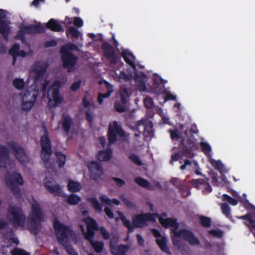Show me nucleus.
<instances>
[{
    "label": "nucleus",
    "instance_id": "obj_3",
    "mask_svg": "<svg viewBox=\"0 0 255 255\" xmlns=\"http://www.w3.org/2000/svg\"><path fill=\"white\" fill-rule=\"evenodd\" d=\"M196 141L194 137H190L186 140L182 139L179 146L180 150L171 155V160L178 161L183 156L190 158L194 157V151L198 149Z\"/></svg>",
    "mask_w": 255,
    "mask_h": 255
},
{
    "label": "nucleus",
    "instance_id": "obj_45",
    "mask_svg": "<svg viewBox=\"0 0 255 255\" xmlns=\"http://www.w3.org/2000/svg\"><path fill=\"white\" fill-rule=\"evenodd\" d=\"M12 85L15 88L22 90L24 88V82L22 79L16 78L13 80Z\"/></svg>",
    "mask_w": 255,
    "mask_h": 255
},
{
    "label": "nucleus",
    "instance_id": "obj_30",
    "mask_svg": "<svg viewBox=\"0 0 255 255\" xmlns=\"http://www.w3.org/2000/svg\"><path fill=\"white\" fill-rule=\"evenodd\" d=\"M211 164L215 169L218 170L221 174H222L223 173H227L228 172V170L225 168L224 164L220 160H215L213 159L211 161Z\"/></svg>",
    "mask_w": 255,
    "mask_h": 255
},
{
    "label": "nucleus",
    "instance_id": "obj_14",
    "mask_svg": "<svg viewBox=\"0 0 255 255\" xmlns=\"http://www.w3.org/2000/svg\"><path fill=\"white\" fill-rule=\"evenodd\" d=\"M44 30V27L43 26L41 25L40 23L34 25H30L23 27L22 30H19L15 38L21 40L22 42H25V41L24 38V34L39 33L43 32Z\"/></svg>",
    "mask_w": 255,
    "mask_h": 255
},
{
    "label": "nucleus",
    "instance_id": "obj_40",
    "mask_svg": "<svg viewBox=\"0 0 255 255\" xmlns=\"http://www.w3.org/2000/svg\"><path fill=\"white\" fill-rule=\"evenodd\" d=\"M199 220L200 224L204 228L210 227L211 225L212 220L210 217L201 216Z\"/></svg>",
    "mask_w": 255,
    "mask_h": 255
},
{
    "label": "nucleus",
    "instance_id": "obj_6",
    "mask_svg": "<svg viewBox=\"0 0 255 255\" xmlns=\"http://www.w3.org/2000/svg\"><path fill=\"white\" fill-rule=\"evenodd\" d=\"M39 93L38 87L31 85L23 94L21 98V109L25 112L30 111L34 107Z\"/></svg>",
    "mask_w": 255,
    "mask_h": 255
},
{
    "label": "nucleus",
    "instance_id": "obj_12",
    "mask_svg": "<svg viewBox=\"0 0 255 255\" xmlns=\"http://www.w3.org/2000/svg\"><path fill=\"white\" fill-rule=\"evenodd\" d=\"M54 227L58 242L63 246H65L67 243V237L72 235V232L56 219L54 221Z\"/></svg>",
    "mask_w": 255,
    "mask_h": 255
},
{
    "label": "nucleus",
    "instance_id": "obj_18",
    "mask_svg": "<svg viewBox=\"0 0 255 255\" xmlns=\"http://www.w3.org/2000/svg\"><path fill=\"white\" fill-rule=\"evenodd\" d=\"M142 127L145 136H151L153 135V125L151 121L141 119L138 121L135 125V128L138 130L139 128Z\"/></svg>",
    "mask_w": 255,
    "mask_h": 255
},
{
    "label": "nucleus",
    "instance_id": "obj_22",
    "mask_svg": "<svg viewBox=\"0 0 255 255\" xmlns=\"http://www.w3.org/2000/svg\"><path fill=\"white\" fill-rule=\"evenodd\" d=\"M147 78L146 74L143 72H136L134 74V79L139 90L145 91L146 89V81Z\"/></svg>",
    "mask_w": 255,
    "mask_h": 255
},
{
    "label": "nucleus",
    "instance_id": "obj_57",
    "mask_svg": "<svg viewBox=\"0 0 255 255\" xmlns=\"http://www.w3.org/2000/svg\"><path fill=\"white\" fill-rule=\"evenodd\" d=\"M68 32L70 33L73 36L78 37L79 35V32L77 29L73 26L70 27L68 30Z\"/></svg>",
    "mask_w": 255,
    "mask_h": 255
},
{
    "label": "nucleus",
    "instance_id": "obj_33",
    "mask_svg": "<svg viewBox=\"0 0 255 255\" xmlns=\"http://www.w3.org/2000/svg\"><path fill=\"white\" fill-rule=\"evenodd\" d=\"M132 80V75L131 74H127L124 71L120 72L118 76V80L120 82H131Z\"/></svg>",
    "mask_w": 255,
    "mask_h": 255
},
{
    "label": "nucleus",
    "instance_id": "obj_42",
    "mask_svg": "<svg viewBox=\"0 0 255 255\" xmlns=\"http://www.w3.org/2000/svg\"><path fill=\"white\" fill-rule=\"evenodd\" d=\"M221 209L223 214L228 218H231V208L227 203H224L221 205Z\"/></svg>",
    "mask_w": 255,
    "mask_h": 255
},
{
    "label": "nucleus",
    "instance_id": "obj_47",
    "mask_svg": "<svg viewBox=\"0 0 255 255\" xmlns=\"http://www.w3.org/2000/svg\"><path fill=\"white\" fill-rule=\"evenodd\" d=\"M55 155L57 157V162L59 163V168L63 167L64 166L66 160L65 155L61 154L60 152H56Z\"/></svg>",
    "mask_w": 255,
    "mask_h": 255
},
{
    "label": "nucleus",
    "instance_id": "obj_51",
    "mask_svg": "<svg viewBox=\"0 0 255 255\" xmlns=\"http://www.w3.org/2000/svg\"><path fill=\"white\" fill-rule=\"evenodd\" d=\"M143 102L146 108L149 109L152 108L153 103L151 98L147 97L144 98Z\"/></svg>",
    "mask_w": 255,
    "mask_h": 255
},
{
    "label": "nucleus",
    "instance_id": "obj_54",
    "mask_svg": "<svg viewBox=\"0 0 255 255\" xmlns=\"http://www.w3.org/2000/svg\"><path fill=\"white\" fill-rule=\"evenodd\" d=\"M114 107L116 111L119 113H123L125 112L126 110L125 105L121 104L119 103H116Z\"/></svg>",
    "mask_w": 255,
    "mask_h": 255
},
{
    "label": "nucleus",
    "instance_id": "obj_15",
    "mask_svg": "<svg viewBox=\"0 0 255 255\" xmlns=\"http://www.w3.org/2000/svg\"><path fill=\"white\" fill-rule=\"evenodd\" d=\"M47 64L45 62H37L32 65L30 69V76L35 82L40 80L43 77Z\"/></svg>",
    "mask_w": 255,
    "mask_h": 255
},
{
    "label": "nucleus",
    "instance_id": "obj_20",
    "mask_svg": "<svg viewBox=\"0 0 255 255\" xmlns=\"http://www.w3.org/2000/svg\"><path fill=\"white\" fill-rule=\"evenodd\" d=\"M189 182L195 188L203 189L202 191L204 194H208L212 190L209 183L204 179H192Z\"/></svg>",
    "mask_w": 255,
    "mask_h": 255
},
{
    "label": "nucleus",
    "instance_id": "obj_8",
    "mask_svg": "<svg viewBox=\"0 0 255 255\" xmlns=\"http://www.w3.org/2000/svg\"><path fill=\"white\" fill-rule=\"evenodd\" d=\"M7 220L15 227H23L25 221L21 209L16 205H10L7 211Z\"/></svg>",
    "mask_w": 255,
    "mask_h": 255
},
{
    "label": "nucleus",
    "instance_id": "obj_61",
    "mask_svg": "<svg viewBox=\"0 0 255 255\" xmlns=\"http://www.w3.org/2000/svg\"><path fill=\"white\" fill-rule=\"evenodd\" d=\"M74 24L78 27H81L83 25V21L79 17H75Z\"/></svg>",
    "mask_w": 255,
    "mask_h": 255
},
{
    "label": "nucleus",
    "instance_id": "obj_7",
    "mask_svg": "<svg viewBox=\"0 0 255 255\" xmlns=\"http://www.w3.org/2000/svg\"><path fill=\"white\" fill-rule=\"evenodd\" d=\"M43 219L40 205L34 201L31 205V210L28 218V227L30 230L36 233L39 229L40 222Z\"/></svg>",
    "mask_w": 255,
    "mask_h": 255
},
{
    "label": "nucleus",
    "instance_id": "obj_25",
    "mask_svg": "<svg viewBox=\"0 0 255 255\" xmlns=\"http://www.w3.org/2000/svg\"><path fill=\"white\" fill-rule=\"evenodd\" d=\"M46 27L53 31H63L64 30L61 25L58 23L57 21L54 19H51L47 23Z\"/></svg>",
    "mask_w": 255,
    "mask_h": 255
},
{
    "label": "nucleus",
    "instance_id": "obj_1",
    "mask_svg": "<svg viewBox=\"0 0 255 255\" xmlns=\"http://www.w3.org/2000/svg\"><path fill=\"white\" fill-rule=\"evenodd\" d=\"M0 167L6 168L7 170L4 177L7 188L10 189L14 194H18L19 189L17 184H23L22 178L18 173H10L9 169L12 170L14 167V161L9 157L8 149L2 145H0Z\"/></svg>",
    "mask_w": 255,
    "mask_h": 255
},
{
    "label": "nucleus",
    "instance_id": "obj_58",
    "mask_svg": "<svg viewBox=\"0 0 255 255\" xmlns=\"http://www.w3.org/2000/svg\"><path fill=\"white\" fill-rule=\"evenodd\" d=\"M169 100L176 101V96L170 93L166 94L164 98V101H167Z\"/></svg>",
    "mask_w": 255,
    "mask_h": 255
},
{
    "label": "nucleus",
    "instance_id": "obj_34",
    "mask_svg": "<svg viewBox=\"0 0 255 255\" xmlns=\"http://www.w3.org/2000/svg\"><path fill=\"white\" fill-rule=\"evenodd\" d=\"M121 219L124 226L128 228V232H132L134 231L135 228V225L133 223L131 224L130 221L129 220H128L124 215L121 216Z\"/></svg>",
    "mask_w": 255,
    "mask_h": 255
},
{
    "label": "nucleus",
    "instance_id": "obj_16",
    "mask_svg": "<svg viewBox=\"0 0 255 255\" xmlns=\"http://www.w3.org/2000/svg\"><path fill=\"white\" fill-rule=\"evenodd\" d=\"M8 146L14 152L15 158L20 163L24 164L28 162V155L22 147L14 142H9Z\"/></svg>",
    "mask_w": 255,
    "mask_h": 255
},
{
    "label": "nucleus",
    "instance_id": "obj_17",
    "mask_svg": "<svg viewBox=\"0 0 255 255\" xmlns=\"http://www.w3.org/2000/svg\"><path fill=\"white\" fill-rule=\"evenodd\" d=\"M154 216L151 213H143L136 215L132 219L135 228H142L147 225V222H154Z\"/></svg>",
    "mask_w": 255,
    "mask_h": 255
},
{
    "label": "nucleus",
    "instance_id": "obj_52",
    "mask_svg": "<svg viewBox=\"0 0 255 255\" xmlns=\"http://www.w3.org/2000/svg\"><path fill=\"white\" fill-rule=\"evenodd\" d=\"M11 254L12 255H29V254L25 251L18 248L14 249L11 251Z\"/></svg>",
    "mask_w": 255,
    "mask_h": 255
},
{
    "label": "nucleus",
    "instance_id": "obj_29",
    "mask_svg": "<svg viewBox=\"0 0 255 255\" xmlns=\"http://www.w3.org/2000/svg\"><path fill=\"white\" fill-rule=\"evenodd\" d=\"M119 46L118 41L115 39V36L113 34V65L117 63V56L116 52L118 53L120 52V50L118 47Z\"/></svg>",
    "mask_w": 255,
    "mask_h": 255
},
{
    "label": "nucleus",
    "instance_id": "obj_9",
    "mask_svg": "<svg viewBox=\"0 0 255 255\" xmlns=\"http://www.w3.org/2000/svg\"><path fill=\"white\" fill-rule=\"evenodd\" d=\"M89 202L94 208L96 211L100 213L102 211V207H104V211L106 215L109 217L112 218L111 207L112 201L106 195H103L100 197V200L101 205L98 200L95 198H89Z\"/></svg>",
    "mask_w": 255,
    "mask_h": 255
},
{
    "label": "nucleus",
    "instance_id": "obj_10",
    "mask_svg": "<svg viewBox=\"0 0 255 255\" xmlns=\"http://www.w3.org/2000/svg\"><path fill=\"white\" fill-rule=\"evenodd\" d=\"M43 134L41 137V158L44 162L45 167L49 168L51 166L50 163L48 162L51 154V144L48 138V132L45 127L42 128Z\"/></svg>",
    "mask_w": 255,
    "mask_h": 255
},
{
    "label": "nucleus",
    "instance_id": "obj_36",
    "mask_svg": "<svg viewBox=\"0 0 255 255\" xmlns=\"http://www.w3.org/2000/svg\"><path fill=\"white\" fill-rule=\"evenodd\" d=\"M134 181L141 187L150 189L151 186L149 181L142 177H137L135 178Z\"/></svg>",
    "mask_w": 255,
    "mask_h": 255
},
{
    "label": "nucleus",
    "instance_id": "obj_41",
    "mask_svg": "<svg viewBox=\"0 0 255 255\" xmlns=\"http://www.w3.org/2000/svg\"><path fill=\"white\" fill-rule=\"evenodd\" d=\"M104 83L105 84L106 86L107 87L108 91L105 94H102L101 93H99V96L98 97V101L100 104H102L103 102V99L108 98L110 97L111 95V90H109V86L108 85L107 83L104 81Z\"/></svg>",
    "mask_w": 255,
    "mask_h": 255
},
{
    "label": "nucleus",
    "instance_id": "obj_62",
    "mask_svg": "<svg viewBox=\"0 0 255 255\" xmlns=\"http://www.w3.org/2000/svg\"><path fill=\"white\" fill-rule=\"evenodd\" d=\"M177 238V237H174V238L172 239V241L173 245L179 249L180 248V241Z\"/></svg>",
    "mask_w": 255,
    "mask_h": 255
},
{
    "label": "nucleus",
    "instance_id": "obj_23",
    "mask_svg": "<svg viewBox=\"0 0 255 255\" xmlns=\"http://www.w3.org/2000/svg\"><path fill=\"white\" fill-rule=\"evenodd\" d=\"M121 56L128 65L133 70H136V65L135 64V57L133 54L127 50H124L122 52Z\"/></svg>",
    "mask_w": 255,
    "mask_h": 255
},
{
    "label": "nucleus",
    "instance_id": "obj_43",
    "mask_svg": "<svg viewBox=\"0 0 255 255\" xmlns=\"http://www.w3.org/2000/svg\"><path fill=\"white\" fill-rule=\"evenodd\" d=\"M81 198L77 195L72 194L69 195L67 198V202L68 204L75 205H77L80 201Z\"/></svg>",
    "mask_w": 255,
    "mask_h": 255
},
{
    "label": "nucleus",
    "instance_id": "obj_53",
    "mask_svg": "<svg viewBox=\"0 0 255 255\" xmlns=\"http://www.w3.org/2000/svg\"><path fill=\"white\" fill-rule=\"evenodd\" d=\"M170 183L172 184L174 186H175L178 189L182 186V185L184 183L181 180L178 179L177 178L173 177L170 180Z\"/></svg>",
    "mask_w": 255,
    "mask_h": 255
},
{
    "label": "nucleus",
    "instance_id": "obj_37",
    "mask_svg": "<svg viewBox=\"0 0 255 255\" xmlns=\"http://www.w3.org/2000/svg\"><path fill=\"white\" fill-rule=\"evenodd\" d=\"M19 49V45L18 44H15L13 45V46L10 48L9 51V53L12 56L13 62L12 64L14 65L16 62V59L17 57V54Z\"/></svg>",
    "mask_w": 255,
    "mask_h": 255
},
{
    "label": "nucleus",
    "instance_id": "obj_44",
    "mask_svg": "<svg viewBox=\"0 0 255 255\" xmlns=\"http://www.w3.org/2000/svg\"><path fill=\"white\" fill-rule=\"evenodd\" d=\"M103 49L105 56L109 58L111 62V58L112 57V49L111 46L108 43H104L103 45Z\"/></svg>",
    "mask_w": 255,
    "mask_h": 255
},
{
    "label": "nucleus",
    "instance_id": "obj_59",
    "mask_svg": "<svg viewBox=\"0 0 255 255\" xmlns=\"http://www.w3.org/2000/svg\"><path fill=\"white\" fill-rule=\"evenodd\" d=\"M113 180L115 181L116 184L119 187H121L125 184L124 180L121 178L113 177Z\"/></svg>",
    "mask_w": 255,
    "mask_h": 255
},
{
    "label": "nucleus",
    "instance_id": "obj_11",
    "mask_svg": "<svg viewBox=\"0 0 255 255\" xmlns=\"http://www.w3.org/2000/svg\"><path fill=\"white\" fill-rule=\"evenodd\" d=\"M60 86V82H55L48 89L47 97L49 100L48 105L50 108L56 107L60 105L63 101V98L59 92Z\"/></svg>",
    "mask_w": 255,
    "mask_h": 255
},
{
    "label": "nucleus",
    "instance_id": "obj_60",
    "mask_svg": "<svg viewBox=\"0 0 255 255\" xmlns=\"http://www.w3.org/2000/svg\"><path fill=\"white\" fill-rule=\"evenodd\" d=\"M80 85L81 81L76 82L71 85L70 89L72 91H76L79 88Z\"/></svg>",
    "mask_w": 255,
    "mask_h": 255
},
{
    "label": "nucleus",
    "instance_id": "obj_56",
    "mask_svg": "<svg viewBox=\"0 0 255 255\" xmlns=\"http://www.w3.org/2000/svg\"><path fill=\"white\" fill-rule=\"evenodd\" d=\"M98 228H99L98 227ZM98 230H100L101 234L103 235L105 239H108L110 238V234L104 228L101 227L100 229H98Z\"/></svg>",
    "mask_w": 255,
    "mask_h": 255
},
{
    "label": "nucleus",
    "instance_id": "obj_35",
    "mask_svg": "<svg viewBox=\"0 0 255 255\" xmlns=\"http://www.w3.org/2000/svg\"><path fill=\"white\" fill-rule=\"evenodd\" d=\"M67 186L68 190L72 192H78L81 189V186L78 182L72 180L69 181Z\"/></svg>",
    "mask_w": 255,
    "mask_h": 255
},
{
    "label": "nucleus",
    "instance_id": "obj_49",
    "mask_svg": "<svg viewBox=\"0 0 255 255\" xmlns=\"http://www.w3.org/2000/svg\"><path fill=\"white\" fill-rule=\"evenodd\" d=\"M209 234L211 236L217 237L219 239H221L223 237L224 232L220 230H211L209 231Z\"/></svg>",
    "mask_w": 255,
    "mask_h": 255
},
{
    "label": "nucleus",
    "instance_id": "obj_46",
    "mask_svg": "<svg viewBox=\"0 0 255 255\" xmlns=\"http://www.w3.org/2000/svg\"><path fill=\"white\" fill-rule=\"evenodd\" d=\"M128 159L132 161L134 164L141 166L142 165V161L139 159L138 156L134 153L131 154L128 156Z\"/></svg>",
    "mask_w": 255,
    "mask_h": 255
},
{
    "label": "nucleus",
    "instance_id": "obj_28",
    "mask_svg": "<svg viewBox=\"0 0 255 255\" xmlns=\"http://www.w3.org/2000/svg\"><path fill=\"white\" fill-rule=\"evenodd\" d=\"M61 123L64 130L68 134L69 129L72 125L71 119L67 115L64 114L62 116Z\"/></svg>",
    "mask_w": 255,
    "mask_h": 255
},
{
    "label": "nucleus",
    "instance_id": "obj_27",
    "mask_svg": "<svg viewBox=\"0 0 255 255\" xmlns=\"http://www.w3.org/2000/svg\"><path fill=\"white\" fill-rule=\"evenodd\" d=\"M128 249L127 245H120L117 247L113 245V255H125Z\"/></svg>",
    "mask_w": 255,
    "mask_h": 255
},
{
    "label": "nucleus",
    "instance_id": "obj_50",
    "mask_svg": "<svg viewBox=\"0 0 255 255\" xmlns=\"http://www.w3.org/2000/svg\"><path fill=\"white\" fill-rule=\"evenodd\" d=\"M224 199L226 201H227L230 204L236 206L238 204V201L237 199L231 197L229 195L224 194Z\"/></svg>",
    "mask_w": 255,
    "mask_h": 255
},
{
    "label": "nucleus",
    "instance_id": "obj_5",
    "mask_svg": "<svg viewBox=\"0 0 255 255\" xmlns=\"http://www.w3.org/2000/svg\"><path fill=\"white\" fill-rule=\"evenodd\" d=\"M77 49V46L72 43H69L61 48L63 65L64 68L67 69L68 72H72L75 69L78 57L74 55L71 52Z\"/></svg>",
    "mask_w": 255,
    "mask_h": 255
},
{
    "label": "nucleus",
    "instance_id": "obj_24",
    "mask_svg": "<svg viewBox=\"0 0 255 255\" xmlns=\"http://www.w3.org/2000/svg\"><path fill=\"white\" fill-rule=\"evenodd\" d=\"M155 241L162 252L168 254H170L169 249L167 246V240L166 237H161V238H156Z\"/></svg>",
    "mask_w": 255,
    "mask_h": 255
},
{
    "label": "nucleus",
    "instance_id": "obj_64",
    "mask_svg": "<svg viewBox=\"0 0 255 255\" xmlns=\"http://www.w3.org/2000/svg\"><path fill=\"white\" fill-rule=\"evenodd\" d=\"M32 52L30 51L28 53H27L26 52H25L23 50H20V51L19 50V51H18V54H17V57L20 56V57H25L27 55H32Z\"/></svg>",
    "mask_w": 255,
    "mask_h": 255
},
{
    "label": "nucleus",
    "instance_id": "obj_38",
    "mask_svg": "<svg viewBox=\"0 0 255 255\" xmlns=\"http://www.w3.org/2000/svg\"><path fill=\"white\" fill-rule=\"evenodd\" d=\"M200 145L201 146V150L204 154L209 156L211 155V151L212 150L211 146L210 145L207 143V142L201 141L200 143Z\"/></svg>",
    "mask_w": 255,
    "mask_h": 255
},
{
    "label": "nucleus",
    "instance_id": "obj_55",
    "mask_svg": "<svg viewBox=\"0 0 255 255\" xmlns=\"http://www.w3.org/2000/svg\"><path fill=\"white\" fill-rule=\"evenodd\" d=\"M171 139H175L180 138V133L177 129L170 131Z\"/></svg>",
    "mask_w": 255,
    "mask_h": 255
},
{
    "label": "nucleus",
    "instance_id": "obj_21",
    "mask_svg": "<svg viewBox=\"0 0 255 255\" xmlns=\"http://www.w3.org/2000/svg\"><path fill=\"white\" fill-rule=\"evenodd\" d=\"M90 171V176L91 179L96 180L103 174V170L100 164L93 161L88 165Z\"/></svg>",
    "mask_w": 255,
    "mask_h": 255
},
{
    "label": "nucleus",
    "instance_id": "obj_13",
    "mask_svg": "<svg viewBox=\"0 0 255 255\" xmlns=\"http://www.w3.org/2000/svg\"><path fill=\"white\" fill-rule=\"evenodd\" d=\"M128 134L127 133L121 124L116 121L113 122V144L120 143L128 141Z\"/></svg>",
    "mask_w": 255,
    "mask_h": 255
},
{
    "label": "nucleus",
    "instance_id": "obj_63",
    "mask_svg": "<svg viewBox=\"0 0 255 255\" xmlns=\"http://www.w3.org/2000/svg\"><path fill=\"white\" fill-rule=\"evenodd\" d=\"M136 238L137 240L138 244L140 246H143L144 243V240L142 237V236L139 234L136 235Z\"/></svg>",
    "mask_w": 255,
    "mask_h": 255
},
{
    "label": "nucleus",
    "instance_id": "obj_26",
    "mask_svg": "<svg viewBox=\"0 0 255 255\" xmlns=\"http://www.w3.org/2000/svg\"><path fill=\"white\" fill-rule=\"evenodd\" d=\"M9 23L10 22L6 20L0 22V33L6 40L7 39V36L10 32V27L8 26Z\"/></svg>",
    "mask_w": 255,
    "mask_h": 255
},
{
    "label": "nucleus",
    "instance_id": "obj_48",
    "mask_svg": "<svg viewBox=\"0 0 255 255\" xmlns=\"http://www.w3.org/2000/svg\"><path fill=\"white\" fill-rule=\"evenodd\" d=\"M121 199L124 203L127 206L128 208L133 209L136 207L135 204L131 202L128 198L124 195L121 196Z\"/></svg>",
    "mask_w": 255,
    "mask_h": 255
},
{
    "label": "nucleus",
    "instance_id": "obj_39",
    "mask_svg": "<svg viewBox=\"0 0 255 255\" xmlns=\"http://www.w3.org/2000/svg\"><path fill=\"white\" fill-rule=\"evenodd\" d=\"M179 190L181 192V196L183 198L187 197L191 194L190 186L188 184H185L184 183L180 187Z\"/></svg>",
    "mask_w": 255,
    "mask_h": 255
},
{
    "label": "nucleus",
    "instance_id": "obj_19",
    "mask_svg": "<svg viewBox=\"0 0 255 255\" xmlns=\"http://www.w3.org/2000/svg\"><path fill=\"white\" fill-rule=\"evenodd\" d=\"M44 184L46 189L50 193L54 196H61L62 195V190L61 186L53 180L45 178Z\"/></svg>",
    "mask_w": 255,
    "mask_h": 255
},
{
    "label": "nucleus",
    "instance_id": "obj_2",
    "mask_svg": "<svg viewBox=\"0 0 255 255\" xmlns=\"http://www.w3.org/2000/svg\"><path fill=\"white\" fill-rule=\"evenodd\" d=\"M159 221L164 228H170L175 237L182 238L184 241L188 242L191 246H199L200 245V240L192 231L186 229L178 231L179 224L176 219L172 218L164 219L160 217Z\"/></svg>",
    "mask_w": 255,
    "mask_h": 255
},
{
    "label": "nucleus",
    "instance_id": "obj_31",
    "mask_svg": "<svg viewBox=\"0 0 255 255\" xmlns=\"http://www.w3.org/2000/svg\"><path fill=\"white\" fill-rule=\"evenodd\" d=\"M120 96L121 101L123 105L127 104L129 99V95L128 93V90L125 87H121L120 90Z\"/></svg>",
    "mask_w": 255,
    "mask_h": 255
},
{
    "label": "nucleus",
    "instance_id": "obj_32",
    "mask_svg": "<svg viewBox=\"0 0 255 255\" xmlns=\"http://www.w3.org/2000/svg\"><path fill=\"white\" fill-rule=\"evenodd\" d=\"M111 157L110 149L100 151L97 155V158L100 161H108Z\"/></svg>",
    "mask_w": 255,
    "mask_h": 255
},
{
    "label": "nucleus",
    "instance_id": "obj_4",
    "mask_svg": "<svg viewBox=\"0 0 255 255\" xmlns=\"http://www.w3.org/2000/svg\"><path fill=\"white\" fill-rule=\"evenodd\" d=\"M84 221L87 225V232L85 231L84 227L81 226L83 235L85 238L90 243L96 252H101L103 248V243L101 242L94 241L93 240L95 231L98 230L96 221L90 217H88L85 218Z\"/></svg>",
    "mask_w": 255,
    "mask_h": 255
}]
</instances>
